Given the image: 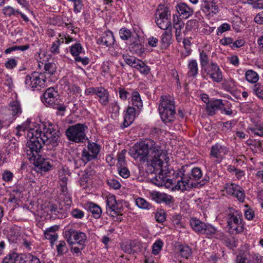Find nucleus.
<instances>
[{
  "instance_id": "obj_1",
  "label": "nucleus",
  "mask_w": 263,
  "mask_h": 263,
  "mask_svg": "<svg viewBox=\"0 0 263 263\" xmlns=\"http://www.w3.org/2000/svg\"><path fill=\"white\" fill-rule=\"evenodd\" d=\"M27 137L30 140L27 143L26 154L30 161L37 156L43 145H50L52 147L58 145L60 132L53 124L47 122L42 123L35 128H30Z\"/></svg>"
},
{
  "instance_id": "obj_2",
  "label": "nucleus",
  "mask_w": 263,
  "mask_h": 263,
  "mask_svg": "<svg viewBox=\"0 0 263 263\" xmlns=\"http://www.w3.org/2000/svg\"><path fill=\"white\" fill-rule=\"evenodd\" d=\"M130 156L141 163L151 162L155 169L162 171L164 161L167 163L166 152L158 143L152 140H147L135 144L129 149Z\"/></svg>"
},
{
  "instance_id": "obj_3",
  "label": "nucleus",
  "mask_w": 263,
  "mask_h": 263,
  "mask_svg": "<svg viewBox=\"0 0 263 263\" xmlns=\"http://www.w3.org/2000/svg\"><path fill=\"white\" fill-rule=\"evenodd\" d=\"M159 106V113L165 124L171 123L175 119L176 109L174 99L171 96H161Z\"/></svg>"
},
{
  "instance_id": "obj_4",
  "label": "nucleus",
  "mask_w": 263,
  "mask_h": 263,
  "mask_svg": "<svg viewBox=\"0 0 263 263\" xmlns=\"http://www.w3.org/2000/svg\"><path fill=\"white\" fill-rule=\"evenodd\" d=\"M181 179L178 181L177 185L179 189L181 190H185L187 187H196L198 185H202L203 183L201 182L195 183L194 180H199L202 176L201 170L199 167H194L192 170L190 176L182 174Z\"/></svg>"
},
{
  "instance_id": "obj_5",
  "label": "nucleus",
  "mask_w": 263,
  "mask_h": 263,
  "mask_svg": "<svg viewBox=\"0 0 263 263\" xmlns=\"http://www.w3.org/2000/svg\"><path fill=\"white\" fill-rule=\"evenodd\" d=\"M87 126L85 124L77 123L70 126L66 130V136L70 141L84 142L86 139V130Z\"/></svg>"
},
{
  "instance_id": "obj_6",
  "label": "nucleus",
  "mask_w": 263,
  "mask_h": 263,
  "mask_svg": "<svg viewBox=\"0 0 263 263\" xmlns=\"http://www.w3.org/2000/svg\"><path fill=\"white\" fill-rule=\"evenodd\" d=\"M24 82L26 88L40 90L46 86V77L44 73L34 71L25 77Z\"/></svg>"
},
{
  "instance_id": "obj_7",
  "label": "nucleus",
  "mask_w": 263,
  "mask_h": 263,
  "mask_svg": "<svg viewBox=\"0 0 263 263\" xmlns=\"http://www.w3.org/2000/svg\"><path fill=\"white\" fill-rule=\"evenodd\" d=\"M228 226L232 233H239L242 232L243 230L241 222V216L238 211L233 209L229 210Z\"/></svg>"
},
{
  "instance_id": "obj_8",
  "label": "nucleus",
  "mask_w": 263,
  "mask_h": 263,
  "mask_svg": "<svg viewBox=\"0 0 263 263\" xmlns=\"http://www.w3.org/2000/svg\"><path fill=\"white\" fill-rule=\"evenodd\" d=\"M155 22L160 29H168L171 22V12L167 7H159L156 13Z\"/></svg>"
},
{
  "instance_id": "obj_9",
  "label": "nucleus",
  "mask_w": 263,
  "mask_h": 263,
  "mask_svg": "<svg viewBox=\"0 0 263 263\" xmlns=\"http://www.w3.org/2000/svg\"><path fill=\"white\" fill-rule=\"evenodd\" d=\"M203 70L214 82L220 83L222 81V72L217 63L211 62Z\"/></svg>"
},
{
  "instance_id": "obj_10",
  "label": "nucleus",
  "mask_w": 263,
  "mask_h": 263,
  "mask_svg": "<svg viewBox=\"0 0 263 263\" xmlns=\"http://www.w3.org/2000/svg\"><path fill=\"white\" fill-rule=\"evenodd\" d=\"M229 152V148L224 145L216 143L212 145L210 149V156L214 159L217 163H219Z\"/></svg>"
},
{
  "instance_id": "obj_11",
  "label": "nucleus",
  "mask_w": 263,
  "mask_h": 263,
  "mask_svg": "<svg viewBox=\"0 0 263 263\" xmlns=\"http://www.w3.org/2000/svg\"><path fill=\"white\" fill-rule=\"evenodd\" d=\"M106 211L108 215L114 217L120 213L123 208V201L116 198H107Z\"/></svg>"
},
{
  "instance_id": "obj_12",
  "label": "nucleus",
  "mask_w": 263,
  "mask_h": 263,
  "mask_svg": "<svg viewBox=\"0 0 263 263\" xmlns=\"http://www.w3.org/2000/svg\"><path fill=\"white\" fill-rule=\"evenodd\" d=\"M85 148L87 151L91 152V155H89L87 152H82L81 159L84 163L97 158V155L100 151V145L94 142H89L87 147Z\"/></svg>"
},
{
  "instance_id": "obj_13",
  "label": "nucleus",
  "mask_w": 263,
  "mask_h": 263,
  "mask_svg": "<svg viewBox=\"0 0 263 263\" xmlns=\"http://www.w3.org/2000/svg\"><path fill=\"white\" fill-rule=\"evenodd\" d=\"M65 233L69 235L67 237V241L69 244L72 245L76 242L79 245L85 246L86 236L84 233L72 230L66 231Z\"/></svg>"
},
{
  "instance_id": "obj_14",
  "label": "nucleus",
  "mask_w": 263,
  "mask_h": 263,
  "mask_svg": "<svg viewBox=\"0 0 263 263\" xmlns=\"http://www.w3.org/2000/svg\"><path fill=\"white\" fill-rule=\"evenodd\" d=\"M237 263H263V256L259 254L250 255L247 252L240 253L236 257Z\"/></svg>"
},
{
  "instance_id": "obj_15",
  "label": "nucleus",
  "mask_w": 263,
  "mask_h": 263,
  "mask_svg": "<svg viewBox=\"0 0 263 263\" xmlns=\"http://www.w3.org/2000/svg\"><path fill=\"white\" fill-rule=\"evenodd\" d=\"M69 207V203L65 204L64 201H59L55 200V201H49L46 202L43 205L42 209L46 210V212H59V210H65Z\"/></svg>"
},
{
  "instance_id": "obj_16",
  "label": "nucleus",
  "mask_w": 263,
  "mask_h": 263,
  "mask_svg": "<svg viewBox=\"0 0 263 263\" xmlns=\"http://www.w3.org/2000/svg\"><path fill=\"white\" fill-rule=\"evenodd\" d=\"M43 97L42 102L50 107L59 101V93L53 87L48 88L44 93Z\"/></svg>"
},
{
  "instance_id": "obj_17",
  "label": "nucleus",
  "mask_w": 263,
  "mask_h": 263,
  "mask_svg": "<svg viewBox=\"0 0 263 263\" xmlns=\"http://www.w3.org/2000/svg\"><path fill=\"white\" fill-rule=\"evenodd\" d=\"M201 9L206 16L210 17L218 13L219 11L214 0H203L201 5Z\"/></svg>"
},
{
  "instance_id": "obj_18",
  "label": "nucleus",
  "mask_w": 263,
  "mask_h": 263,
  "mask_svg": "<svg viewBox=\"0 0 263 263\" xmlns=\"http://www.w3.org/2000/svg\"><path fill=\"white\" fill-rule=\"evenodd\" d=\"M130 50L138 55H141L144 52L145 49L142 44V39L140 38L139 35L136 33L133 36L131 39V43L129 46Z\"/></svg>"
},
{
  "instance_id": "obj_19",
  "label": "nucleus",
  "mask_w": 263,
  "mask_h": 263,
  "mask_svg": "<svg viewBox=\"0 0 263 263\" xmlns=\"http://www.w3.org/2000/svg\"><path fill=\"white\" fill-rule=\"evenodd\" d=\"M225 191L228 195L234 197H244L245 196L244 190L240 186L234 183L226 184Z\"/></svg>"
},
{
  "instance_id": "obj_20",
  "label": "nucleus",
  "mask_w": 263,
  "mask_h": 263,
  "mask_svg": "<svg viewBox=\"0 0 263 263\" xmlns=\"http://www.w3.org/2000/svg\"><path fill=\"white\" fill-rule=\"evenodd\" d=\"M31 161H33V164L36 167L44 172L48 171L52 166L48 159H45L40 155L32 158Z\"/></svg>"
},
{
  "instance_id": "obj_21",
  "label": "nucleus",
  "mask_w": 263,
  "mask_h": 263,
  "mask_svg": "<svg viewBox=\"0 0 263 263\" xmlns=\"http://www.w3.org/2000/svg\"><path fill=\"white\" fill-rule=\"evenodd\" d=\"M115 42V40L113 33L109 30L104 32L97 40L98 44L106 47L112 46Z\"/></svg>"
},
{
  "instance_id": "obj_22",
  "label": "nucleus",
  "mask_w": 263,
  "mask_h": 263,
  "mask_svg": "<svg viewBox=\"0 0 263 263\" xmlns=\"http://www.w3.org/2000/svg\"><path fill=\"white\" fill-rule=\"evenodd\" d=\"M176 9L180 16L185 19L192 16L194 12L193 9L184 3L178 4L176 6Z\"/></svg>"
},
{
  "instance_id": "obj_23",
  "label": "nucleus",
  "mask_w": 263,
  "mask_h": 263,
  "mask_svg": "<svg viewBox=\"0 0 263 263\" xmlns=\"http://www.w3.org/2000/svg\"><path fill=\"white\" fill-rule=\"evenodd\" d=\"M16 263H41L40 259L31 253L17 254Z\"/></svg>"
},
{
  "instance_id": "obj_24",
  "label": "nucleus",
  "mask_w": 263,
  "mask_h": 263,
  "mask_svg": "<svg viewBox=\"0 0 263 263\" xmlns=\"http://www.w3.org/2000/svg\"><path fill=\"white\" fill-rule=\"evenodd\" d=\"M99 99V102L103 106L107 105L109 102V94L104 87H98L96 95Z\"/></svg>"
},
{
  "instance_id": "obj_25",
  "label": "nucleus",
  "mask_w": 263,
  "mask_h": 263,
  "mask_svg": "<svg viewBox=\"0 0 263 263\" xmlns=\"http://www.w3.org/2000/svg\"><path fill=\"white\" fill-rule=\"evenodd\" d=\"M172 32L171 29L166 30L161 36V46L162 49H167L172 43Z\"/></svg>"
},
{
  "instance_id": "obj_26",
  "label": "nucleus",
  "mask_w": 263,
  "mask_h": 263,
  "mask_svg": "<svg viewBox=\"0 0 263 263\" xmlns=\"http://www.w3.org/2000/svg\"><path fill=\"white\" fill-rule=\"evenodd\" d=\"M223 106L222 100H215L206 104V110L209 115L213 116L216 110L222 109Z\"/></svg>"
},
{
  "instance_id": "obj_27",
  "label": "nucleus",
  "mask_w": 263,
  "mask_h": 263,
  "mask_svg": "<svg viewBox=\"0 0 263 263\" xmlns=\"http://www.w3.org/2000/svg\"><path fill=\"white\" fill-rule=\"evenodd\" d=\"M152 182L158 186H167V183L172 184V180L165 177L163 174L159 173L152 179Z\"/></svg>"
},
{
  "instance_id": "obj_28",
  "label": "nucleus",
  "mask_w": 263,
  "mask_h": 263,
  "mask_svg": "<svg viewBox=\"0 0 263 263\" xmlns=\"http://www.w3.org/2000/svg\"><path fill=\"white\" fill-rule=\"evenodd\" d=\"M136 117V109L134 107L129 106L127 108L124 116V125L127 127L134 121Z\"/></svg>"
},
{
  "instance_id": "obj_29",
  "label": "nucleus",
  "mask_w": 263,
  "mask_h": 263,
  "mask_svg": "<svg viewBox=\"0 0 263 263\" xmlns=\"http://www.w3.org/2000/svg\"><path fill=\"white\" fill-rule=\"evenodd\" d=\"M9 110L13 117H16L22 112L21 104L17 101H12L10 103L8 107Z\"/></svg>"
},
{
  "instance_id": "obj_30",
  "label": "nucleus",
  "mask_w": 263,
  "mask_h": 263,
  "mask_svg": "<svg viewBox=\"0 0 263 263\" xmlns=\"http://www.w3.org/2000/svg\"><path fill=\"white\" fill-rule=\"evenodd\" d=\"M57 229L58 227H51L47 229L44 232L45 238L49 240L52 244L53 242L55 241L58 238V234L56 232Z\"/></svg>"
},
{
  "instance_id": "obj_31",
  "label": "nucleus",
  "mask_w": 263,
  "mask_h": 263,
  "mask_svg": "<svg viewBox=\"0 0 263 263\" xmlns=\"http://www.w3.org/2000/svg\"><path fill=\"white\" fill-rule=\"evenodd\" d=\"M187 75L189 77H196L198 73V66L196 60H192L187 65Z\"/></svg>"
},
{
  "instance_id": "obj_32",
  "label": "nucleus",
  "mask_w": 263,
  "mask_h": 263,
  "mask_svg": "<svg viewBox=\"0 0 263 263\" xmlns=\"http://www.w3.org/2000/svg\"><path fill=\"white\" fill-rule=\"evenodd\" d=\"M190 225L196 232L201 234L205 226V223L198 219L192 218L190 219Z\"/></svg>"
},
{
  "instance_id": "obj_33",
  "label": "nucleus",
  "mask_w": 263,
  "mask_h": 263,
  "mask_svg": "<svg viewBox=\"0 0 263 263\" xmlns=\"http://www.w3.org/2000/svg\"><path fill=\"white\" fill-rule=\"evenodd\" d=\"M88 210L91 213L92 216L95 218L100 217L102 213V210L98 205L90 202L87 204Z\"/></svg>"
},
{
  "instance_id": "obj_34",
  "label": "nucleus",
  "mask_w": 263,
  "mask_h": 263,
  "mask_svg": "<svg viewBox=\"0 0 263 263\" xmlns=\"http://www.w3.org/2000/svg\"><path fill=\"white\" fill-rule=\"evenodd\" d=\"M131 101L132 105L138 109H140L143 106L140 95L137 91H134L132 92Z\"/></svg>"
},
{
  "instance_id": "obj_35",
  "label": "nucleus",
  "mask_w": 263,
  "mask_h": 263,
  "mask_svg": "<svg viewBox=\"0 0 263 263\" xmlns=\"http://www.w3.org/2000/svg\"><path fill=\"white\" fill-rule=\"evenodd\" d=\"M245 77L246 80L251 83H256L259 80L257 73L252 70H247L245 73Z\"/></svg>"
},
{
  "instance_id": "obj_36",
  "label": "nucleus",
  "mask_w": 263,
  "mask_h": 263,
  "mask_svg": "<svg viewBox=\"0 0 263 263\" xmlns=\"http://www.w3.org/2000/svg\"><path fill=\"white\" fill-rule=\"evenodd\" d=\"M199 62L202 67V69L204 70V68L208 67L209 66V58L204 50H202L199 54Z\"/></svg>"
},
{
  "instance_id": "obj_37",
  "label": "nucleus",
  "mask_w": 263,
  "mask_h": 263,
  "mask_svg": "<svg viewBox=\"0 0 263 263\" xmlns=\"http://www.w3.org/2000/svg\"><path fill=\"white\" fill-rule=\"evenodd\" d=\"M123 59L124 61L129 66L136 68L139 62H140V60L136 58L135 57H132L128 55H123L122 56Z\"/></svg>"
},
{
  "instance_id": "obj_38",
  "label": "nucleus",
  "mask_w": 263,
  "mask_h": 263,
  "mask_svg": "<svg viewBox=\"0 0 263 263\" xmlns=\"http://www.w3.org/2000/svg\"><path fill=\"white\" fill-rule=\"evenodd\" d=\"M136 205L140 209L149 210L152 208V204L144 198H134Z\"/></svg>"
},
{
  "instance_id": "obj_39",
  "label": "nucleus",
  "mask_w": 263,
  "mask_h": 263,
  "mask_svg": "<svg viewBox=\"0 0 263 263\" xmlns=\"http://www.w3.org/2000/svg\"><path fill=\"white\" fill-rule=\"evenodd\" d=\"M222 85L225 90L231 92L234 89L236 86V82L234 80L229 79L225 80L223 82Z\"/></svg>"
},
{
  "instance_id": "obj_40",
  "label": "nucleus",
  "mask_w": 263,
  "mask_h": 263,
  "mask_svg": "<svg viewBox=\"0 0 263 263\" xmlns=\"http://www.w3.org/2000/svg\"><path fill=\"white\" fill-rule=\"evenodd\" d=\"M216 229L210 224H205L201 234L205 235L208 237H212L215 234Z\"/></svg>"
},
{
  "instance_id": "obj_41",
  "label": "nucleus",
  "mask_w": 263,
  "mask_h": 263,
  "mask_svg": "<svg viewBox=\"0 0 263 263\" xmlns=\"http://www.w3.org/2000/svg\"><path fill=\"white\" fill-rule=\"evenodd\" d=\"M179 250L181 256L185 259L189 258L192 254V250L189 246H180Z\"/></svg>"
},
{
  "instance_id": "obj_42",
  "label": "nucleus",
  "mask_w": 263,
  "mask_h": 263,
  "mask_svg": "<svg viewBox=\"0 0 263 263\" xmlns=\"http://www.w3.org/2000/svg\"><path fill=\"white\" fill-rule=\"evenodd\" d=\"M30 123V121L27 120L25 122H24L21 125H18L16 126V135L18 137H20L24 133L26 130L29 127V123Z\"/></svg>"
},
{
  "instance_id": "obj_43",
  "label": "nucleus",
  "mask_w": 263,
  "mask_h": 263,
  "mask_svg": "<svg viewBox=\"0 0 263 263\" xmlns=\"http://www.w3.org/2000/svg\"><path fill=\"white\" fill-rule=\"evenodd\" d=\"M119 35L121 39L123 40H127L129 39L133 38V36L135 35L132 34L131 31L126 28H122L119 30Z\"/></svg>"
},
{
  "instance_id": "obj_44",
  "label": "nucleus",
  "mask_w": 263,
  "mask_h": 263,
  "mask_svg": "<svg viewBox=\"0 0 263 263\" xmlns=\"http://www.w3.org/2000/svg\"><path fill=\"white\" fill-rule=\"evenodd\" d=\"M82 50L83 47L81 44L80 43H76L70 47V51L73 57H76L77 56L79 55V54L82 52Z\"/></svg>"
},
{
  "instance_id": "obj_45",
  "label": "nucleus",
  "mask_w": 263,
  "mask_h": 263,
  "mask_svg": "<svg viewBox=\"0 0 263 263\" xmlns=\"http://www.w3.org/2000/svg\"><path fill=\"white\" fill-rule=\"evenodd\" d=\"M139 63L136 67L141 73L147 75L150 71V68L142 61L138 62Z\"/></svg>"
},
{
  "instance_id": "obj_46",
  "label": "nucleus",
  "mask_w": 263,
  "mask_h": 263,
  "mask_svg": "<svg viewBox=\"0 0 263 263\" xmlns=\"http://www.w3.org/2000/svg\"><path fill=\"white\" fill-rule=\"evenodd\" d=\"M126 153V151L125 149H123L120 153L118 154L117 163V165L118 166V167L124 166L126 165L125 161Z\"/></svg>"
},
{
  "instance_id": "obj_47",
  "label": "nucleus",
  "mask_w": 263,
  "mask_h": 263,
  "mask_svg": "<svg viewBox=\"0 0 263 263\" xmlns=\"http://www.w3.org/2000/svg\"><path fill=\"white\" fill-rule=\"evenodd\" d=\"M163 242L160 239L157 240L153 245L152 253L154 255H157L161 250L163 247Z\"/></svg>"
},
{
  "instance_id": "obj_48",
  "label": "nucleus",
  "mask_w": 263,
  "mask_h": 263,
  "mask_svg": "<svg viewBox=\"0 0 263 263\" xmlns=\"http://www.w3.org/2000/svg\"><path fill=\"white\" fill-rule=\"evenodd\" d=\"M253 92L258 98L263 99V86L259 83L255 84L253 86Z\"/></svg>"
},
{
  "instance_id": "obj_49",
  "label": "nucleus",
  "mask_w": 263,
  "mask_h": 263,
  "mask_svg": "<svg viewBox=\"0 0 263 263\" xmlns=\"http://www.w3.org/2000/svg\"><path fill=\"white\" fill-rule=\"evenodd\" d=\"M44 69L46 73L49 74L50 75H52L56 71V65L53 63H46L44 65Z\"/></svg>"
},
{
  "instance_id": "obj_50",
  "label": "nucleus",
  "mask_w": 263,
  "mask_h": 263,
  "mask_svg": "<svg viewBox=\"0 0 263 263\" xmlns=\"http://www.w3.org/2000/svg\"><path fill=\"white\" fill-rule=\"evenodd\" d=\"M73 12L75 13H80L83 9L84 5L82 0H73Z\"/></svg>"
},
{
  "instance_id": "obj_51",
  "label": "nucleus",
  "mask_w": 263,
  "mask_h": 263,
  "mask_svg": "<svg viewBox=\"0 0 263 263\" xmlns=\"http://www.w3.org/2000/svg\"><path fill=\"white\" fill-rule=\"evenodd\" d=\"M17 253H13L6 256L2 261V263H16Z\"/></svg>"
},
{
  "instance_id": "obj_52",
  "label": "nucleus",
  "mask_w": 263,
  "mask_h": 263,
  "mask_svg": "<svg viewBox=\"0 0 263 263\" xmlns=\"http://www.w3.org/2000/svg\"><path fill=\"white\" fill-rule=\"evenodd\" d=\"M61 45L60 40H57L53 42L50 48V51L53 54H57L60 53V45Z\"/></svg>"
},
{
  "instance_id": "obj_53",
  "label": "nucleus",
  "mask_w": 263,
  "mask_h": 263,
  "mask_svg": "<svg viewBox=\"0 0 263 263\" xmlns=\"http://www.w3.org/2000/svg\"><path fill=\"white\" fill-rule=\"evenodd\" d=\"M156 220L159 222L162 223L166 220V213L164 210H161L157 212L155 214Z\"/></svg>"
},
{
  "instance_id": "obj_54",
  "label": "nucleus",
  "mask_w": 263,
  "mask_h": 263,
  "mask_svg": "<svg viewBox=\"0 0 263 263\" xmlns=\"http://www.w3.org/2000/svg\"><path fill=\"white\" fill-rule=\"evenodd\" d=\"M57 250L58 254L60 255H63L66 253L67 251L66 243L64 241H59L58 245L57 246Z\"/></svg>"
},
{
  "instance_id": "obj_55",
  "label": "nucleus",
  "mask_w": 263,
  "mask_h": 263,
  "mask_svg": "<svg viewBox=\"0 0 263 263\" xmlns=\"http://www.w3.org/2000/svg\"><path fill=\"white\" fill-rule=\"evenodd\" d=\"M13 177V174L8 170L4 171L2 174V180L7 182H11Z\"/></svg>"
},
{
  "instance_id": "obj_56",
  "label": "nucleus",
  "mask_w": 263,
  "mask_h": 263,
  "mask_svg": "<svg viewBox=\"0 0 263 263\" xmlns=\"http://www.w3.org/2000/svg\"><path fill=\"white\" fill-rule=\"evenodd\" d=\"M230 25L228 23H223L217 28L216 34L217 35H221L223 32L230 30Z\"/></svg>"
},
{
  "instance_id": "obj_57",
  "label": "nucleus",
  "mask_w": 263,
  "mask_h": 263,
  "mask_svg": "<svg viewBox=\"0 0 263 263\" xmlns=\"http://www.w3.org/2000/svg\"><path fill=\"white\" fill-rule=\"evenodd\" d=\"M252 134L254 136L263 137V127L261 126H256L249 128Z\"/></svg>"
},
{
  "instance_id": "obj_58",
  "label": "nucleus",
  "mask_w": 263,
  "mask_h": 263,
  "mask_svg": "<svg viewBox=\"0 0 263 263\" xmlns=\"http://www.w3.org/2000/svg\"><path fill=\"white\" fill-rule=\"evenodd\" d=\"M17 64V60L14 58L9 59L5 63V66L8 69H12L15 68Z\"/></svg>"
},
{
  "instance_id": "obj_59",
  "label": "nucleus",
  "mask_w": 263,
  "mask_h": 263,
  "mask_svg": "<svg viewBox=\"0 0 263 263\" xmlns=\"http://www.w3.org/2000/svg\"><path fill=\"white\" fill-rule=\"evenodd\" d=\"M118 92L119 98L123 101H126L129 96V92L124 87H119Z\"/></svg>"
},
{
  "instance_id": "obj_60",
  "label": "nucleus",
  "mask_w": 263,
  "mask_h": 263,
  "mask_svg": "<svg viewBox=\"0 0 263 263\" xmlns=\"http://www.w3.org/2000/svg\"><path fill=\"white\" fill-rule=\"evenodd\" d=\"M118 172L119 175L124 178H127L130 175L129 171L125 166L118 167Z\"/></svg>"
},
{
  "instance_id": "obj_61",
  "label": "nucleus",
  "mask_w": 263,
  "mask_h": 263,
  "mask_svg": "<svg viewBox=\"0 0 263 263\" xmlns=\"http://www.w3.org/2000/svg\"><path fill=\"white\" fill-rule=\"evenodd\" d=\"M247 3L253 5L254 8L263 9V0H247Z\"/></svg>"
},
{
  "instance_id": "obj_62",
  "label": "nucleus",
  "mask_w": 263,
  "mask_h": 263,
  "mask_svg": "<svg viewBox=\"0 0 263 263\" xmlns=\"http://www.w3.org/2000/svg\"><path fill=\"white\" fill-rule=\"evenodd\" d=\"M107 184L114 189H118L120 187V182L115 179H109L107 180Z\"/></svg>"
},
{
  "instance_id": "obj_63",
  "label": "nucleus",
  "mask_w": 263,
  "mask_h": 263,
  "mask_svg": "<svg viewBox=\"0 0 263 263\" xmlns=\"http://www.w3.org/2000/svg\"><path fill=\"white\" fill-rule=\"evenodd\" d=\"M172 223L176 228L182 227L183 225L181 223V217L178 215L173 216L172 219Z\"/></svg>"
},
{
  "instance_id": "obj_64",
  "label": "nucleus",
  "mask_w": 263,
  "mask_h": 263,
  "mask_svg": "<svg viewBox=\"0 0 263 263\" xmlns=\"http://www.w3.org/2000/svg\"><path fill=\"white\" fill-rule=\"evenodd\" d=\"M58 192L60 196H63L66 197L71 195L67 186H60Z\"/></svg>"
}]
</instances>
